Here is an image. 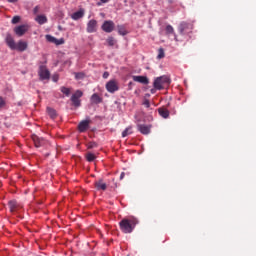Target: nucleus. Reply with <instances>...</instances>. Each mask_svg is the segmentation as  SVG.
I'll list each match as a JSON object with an SVG mask.
<instances>
[{"label":"nucleus","instance_id":"32","mask_svg":"<svg viewBox=\"0 0 256 256\" xmlns=\"http://www.w3.org/2000/svg\"><path fill=\"white\" fill-rule=\"evenodd\" d=\"M131 133H133L131 131V127L126 128L123 132H122V137H127L128 135H131Z\"/></svg>","mask_w":256,"mask_h":256},{"label":"nucleus","instance_id":"34","mask_svg":"<svg viewBox=\"0 0 256 256\" xmlns=\"http://www.w3.org/2000/svg\"><path fill=\"white\" fill-rule=\"evenodd\" d=\"M87 147L88 149H95V147H97V142H89Z\"/></svg>","mask_w":256,"mask_h":256},{"label":"nucleus","instance_id":"31","mask_svg":"<svg viewBox=\"0 0 256 256\" xmlns=\"http://www.w3.org/2000/svg\"><path fill=\"white\" fill-rule=\"evenodd\" d=\"M106 41L110 47H113L116 43L115 38L113 37H108Z\"/></svg>","mask_w":256,"mask_h":256},{"label":"nucleus","instance_id":"37","mask_svg":"<svg viewBox=\"0 0 256 256\" xmlns=\"http://www.w3.org/2000/svg\"><path fill=\"white\" fill-rule=\"evenodd\" d=\"M41 7L40 6H36L34 9H33V14L34 15H37V13H39Z\"/></svg>","mask_w":256,"mask_h":256},{"label":"nucleus","instance_id":"29","mask_svg":"<svg viewBox=\"0 0 256 256\" xmlns=\"http://www.w3.org/2000/svg\"><path fill=\"white\" fill-rule=\"evenodd\" d=\"M7 107V101H5V98L0 96V109H5Z\"/></svg>","mask_w":256,"mask_h":256},{"label":"nucleus","instance_id":"6","mask_svg":"<svg viewBox=\"0 0 256 256\" xmlns=\"http://www.w3.org/2000/svg\"><path fill=\"white\" fill-rule=\"evenodd\" d=\"M102 31L105 33H113L115 31V22L111 20H106L101 26Z\"/></svg>","mask_w":256,"mask_h":256},{"label":"nucleus","instance_id":"41","mask_svg":"<svg viewBox=\"0 0 256 256\" xmlns=\"http://www.w3.org/2000/svg\"><path fill=\"white\" fill-rule=\"evenodd\" d=\"M19 0H8L9 3H17Z\"/></svg>","mask_w":256,"mask_h":256},{"label":"nucleus","instance_id":"42","mask_svg":"<svg viewBox=\"0 0 256 256\" xmlns=\"http://www.w3.org/2000/svg\"><path fill=\"white\" fill-rule=\"evenodd\" d=\"M175 41H177V36H175Z\"/></svg>","mask_w":256,"mask_h":256},{"label":"nucleus","instance_id":"19","mask_svg":"<svg viewBox=\"0 0 256 256\" xmlns=\"http://www.w3.org/2000/svg\"><path fill=\"white\" fill-rule=\"evenodd\" d=\"M91 103L94 105H99V103H103V98L100 97L99 94L94 93L90 98Z\"/></svg>","mask_w":256,"mask_h":256},{"label":"nucleus","instance_id":"15","mask_svg":"<svg viewBox=\"0 0 256 256\" xmlns=\"http://www.w3.org/2000/svg\"><path fill=\"white\" fill-rule=\"evenodd\" d=\"M83 17H85L84 9H80L71 15V19H73L74 21H79V19H83Z\"/></svg>","mask_w":256,"mask_h":256},{"label":"nucleus","instance_id":"39","mask_svg":"<svg viewBox=\"0 0 256 256\" xmlns=\"http://www.w3.org/2000/svg\"><path fill=\"white\" fill-rule=\"evenodd\" d=\"M107 77H109V72H104L103 78H104V79H107Z\"/></svg>","mask_w":256,"mask_h":256},{"label":"nucleus","instance_id":"33","mask_svg":"<svg viewBox=\"0 0 256 256\" xmlns=\"http://www.w3.org/2000/svg\"><path fill=\"white\" fill-rule=\"evenodd\" d=\"M19 21H21V16H14L12 18V24L13 25H17V23H19Z\"/></svg>","mask_w":256,"mask_h":256},{"label":"nucleus","instance_id":"2","mask_svg":"<svg viewBox=\"0 0 256 256\" xmlns=\"http://www.w3.org/2000/svg\"><path fill=\"white\" fill-rule=\"evenodd\" d=\"M169 85H171V78L166 75L157 77L153 83V87L157 89V91H161L165 89V87H169Z\"/></svg>","mask_w":256,"mask_h":256},{"label":"nucleus","instance_id":"8","mask_svg":"<svg viewBox=\"0 0 256 256\" xmlns=\"http://www.w3.org/2000/svg\"><path fill=\"white\" fill-rule=\"evenodd\" d=\"M90 125H91V119L82 120L78 124V131L80 133H85V131L89 129Z\"/></svg>","mask_w":256,"mask_h":256},{"label":"nucleus","instance_id":"30","mask_svg":"<svg viewBox=\"0 0 256 256\" xmlns=\"http://www.w3.org/2000/svg\"><path fill=\"white\" fill-rule=\"evenodd\" d=\"M165 57V50L163 48H160L158 50V56L157 59H163Z\"/></svg>","mask_w":256,"mask_h":256},{"label":"nucleus","instance_id":"16","mask_svg":"<svg viewBox=\"0 0 256 256\" xmlns=\"http://www.w3.org/2000/svg\"><path fill=\"white\" fill-rule=\"evenodd\" d=\"M32 141H33L35 147H43V145H45V139L40 138L37 135L32 136Z\"/></svg>","mask_w":256,"mask_h":256},{"label":"nucleus","instance_id":"20","mask_svg":"<svg viewBox=\"0 0 256 256\" xmlns=\"http://www.w3.org/2000/svg\"><path fill=\"white\" fill-rule=\"evenodd\" d=\"M158 113L160 117H163V119H169L170 112L167 108L165 107L158 108Z\"/></svg>","mask_w":256,"mask_h":256},{"label":"nucleus","instance_id":"27","mask_svg":"<svg viewBox=\"0 0 256 256\" xmlns=\"http://www.w3.org/2000/svg\"><path fill=\"white\" fill-rule=\"evenodd\" d=\"M74 75H75V79L77 80L85 79V73L83 72H76L74 73Z\"/></svg>","mask_w":256,"mask_h":256},{"label":"nucleus","instance_id":"12","mask_svg":"<svg viewBox=\"0 0 256 256\" xmlns=\"http://www.w3.org/2000/svg\"><path fill=\"white\" fill-rule=\"evenodd\" d=\"M6 44L8 45L9 48L12 49V51H15L17 43H15V39H13V36H11V34H7Z\"/></svg>","mask_w":256,"mask_h":256},{"label":"nucleus","instance_id":"7","mask_svg":"<svg viewBox=\"0 0 256 256\" xmlns=\"http://www.w3.org/2000/svg\"><path fill=\"white\" fill-rule=\"evenodd\" d=\"M27 31H29V26L28 24H22L20 26H16L14 28V33L18 36V37H23V35H25V33H27Z\"/></svg>","mask_w":256,"mask_h":256},{"label":"nucleus","instance_id":"10","mask_svg":"<svg viewBox=\"0 0 256 256\" xmlns=\"http://www.w3.org/2000/svg\"><path fill=\"white\" fill-rule=\"evenodd\" d=\"M87 33H95L97 31V20L92 19L87 23Z\"/></svg>","mask_w":256,"mask_h":256},{"label":"nucleus","instance_id":"3","mask_svg":"<svg viewBox=\"0 0 256 256\" xmlns=\"http://www.w3.org/2000/svg\"><path fill=\"white\" fill-rule=\"evenodd\" d=\"M180 35H191L193 33V24L189 22H181L178 26Z\"/></svg>","mask_w":256,"mask_h":256},{"label":"nucleus","instance_id":"5","mask_svg":"<svg viewBox=\"0 0 256 256\" xmlns=\"http://www.w3.org/2000/svg\"><path fill=\"white\" fill-rule=\"evenodd\" d=\"M80 97H83V91H81V90H77L71 96L72 105H74V107H81V99H80Z\"/></svg>","mask_w":256,"mask_h":256},{"label":"nucleus","instance_id":"38","mask_svg":"<svg viewBox=\"0 0 256 256\" xmlns=\"http://www.w3.org/2000/svg\"><path fill=\"white\" fill-rule=\"evenodd\" d=\"M53 81L55 82V83H57V81H59V76H53Z\"/></svg>","mask_w":256,"mask_h":256},{"label":"nucleus","instance_id":"21","mask_svg":"<svg viewBox=\"0 0 256 256\" xmlns=\"http://www.w3.org/2000/svg\"><path fill=\"white\" fill-rule=\"evenodd\" d=\"M35 21L38 25H45V23H47L48 19H47V16L41 14V15H37L35 17Z\"/></svg>","mask_w":256,"mask_h":256},{"label":"nucleus","instance_id":"36","mask_svg":"<svg viewBox=\"0 0 256 256\" xmlns=\"http://www.w3.org/2000/svg\"><path fill=\"white\" fill-rule=\"evenodd\" d=\"M110 0H100V2H97V6L101 7V5H103V3H109Z\"/></svg>","mask_w":256,"mask_h":256},{"label":"nucleus","instance_id":"22","mask_svg":"<svg viewBox=\"0 0 256 256\" xmlns=\"http://www.w3.org/2000/svg\"><path fill=\"white\" fill-rule=\"evenodd\" d=\"M46 40L49 41V43H55L56 45H62L63 39L58 40L57 38L51 36V35H46Z\"/></svg>","mask_w":256,"mask_h":256},{"label":"nucleus","instance_id":"18","mask_svg":"<svg viewBox=\"0 0 256 256\" xmlns=\"http://www.w3.org/2000/svg\"><path fill=\"white\" fill-rule=\"evenodd\" d=\"M11 213H15L21 209V205L16 200H12L8 203Z\"/></svg>","mask_w":256,"mask_h":256},{"label":"nucleus","instance_id":"28","mask_svg":"<svg viewBox=\"0 0 256 256\" xmlns=\"http://www.w3.org/2000/svg\"><path fill=\"white\" fill-rule=\"evenodd\" d=\"M118 33L119 35H127V30H125V27L124 26H118Z\"/></svg>","mask_w":256,"mask_h":256},{"label":"nucleus","instance_id":"40","mask_svg":"<svg viewBox=\"0 0 256 256\" xmlns=\"http://www.w3.org/2000/svg\"><path fill=\"white\" fill-rule=\"evenodd\" d=\"M125 178V172H122L121 174H120V181H122V179H124Z\"/></svg>","mask_w":256,"mask_h":256},{"label":"nucleus","instance_id":"9","mask_svg":"<svg viewBox=\"0 0 256 256\" xmlns=\"http://www.w3.org/2000/svg\"><path fill=\"white\" fill-rule=\"evenodd\" d=\"M118 89H119V85L117 84L116 80H110L106 84V91H108V93H115V91H117Z\"/></svg>","mask_w":256,"mask_h":256},{"label":"nucleus","instance_id":"17","mask_svg":"<svg viewBox=\"0 0 256 256\" xmlns=\"http://www.w3.org/2000/svg\"><path fill=\"white\" fill-rule=\"evenodd\" d=\"M97 191H107V184L103 182V179H99L94 183Z\"/></svg>","mask_w":256,"mask_h":256},{"label":"nucleus","instance_id":"11","mask_svg":"<svg viewBox=\"0 0 256 256\" xmlns=\"http://www.w3.org/2000/svg\"><path fill=\"white\" fill-rule=\"evenodd\" d=\"M16 48L14 49V51H20L21 53H23V51H27V47H29V44H27V42L20 40L16 46Z\"/></svg>","mask_w":256,"mask_h":256},{"label":"nucleus","instance_id":"24","mask_svg":"<svg viewBox=\"0 0 256 256\" xmlns=\"http://www.w3.org/2000/svg\"><path fill=\"white\" fill-rule=\"evenodd\" d=\"M61 93H63V95H66V97H69V95H71V89L67 88L65 86H62L60 88Z\"/></svg>","mask_w":256,"mask_h":256},{"label":"nucleus","instance_id":"23","mask_svg":"<svg viewBox=\"0 0 256 256\" xmlns=\"http://www.w3.org/2000/svg\"><path fill=\"white\" fill-rule=\"evenodd\" d=\"M47 113L51 117V119H55L57 117V111L55 109L48 107Z\"/></svg>","mask_w":256,"mask_h":256},{"label":"nucleus","instance_id":"13","mask_svg":"<svg viewBox=\"0 0 256 256\" xmlns=\"http://www.w3.org/2000/svg\"><path fill=\"white\" fill-rule=\"evenodd\" d=\"M133 81L142 85H149V78L146 76H132Z\"/></svg>","mask_w":256,"mask_h":256},{"label":"nucleus","instance_id":"35","mask_svg":"<svg viewBox=\"0 0 256 256\" xmlns=\"http://www.w3.org/2000/svg\"><path fill=\"white\" fill-rule=\"evenodd\" d=\"M143 105H144V107H146L147 109H149V107H151V103L149 102L148 99H144Z\"/></svg>","mask_w":256,"mask_h":256},{"label":"nucleus","instance_id":"1","mask_svg":"<svg viewBox=\"0 0 256 256\" xmlns=\"http://www.w3.org/2000/svg\"><path fill=\"white\" fill-rule=\"evenodd\" d=\"M137 223H139V220L136 218L122 219L119 222L120 230L122 233H133V229H135Z\"/></svg>","mask_w":256,"mask_h":256},{"label":"nucleus","instance_id":"4","mask_svg":"<svg viewBox=\"0 0 256 256\" xmlns=\"http://www.w3.org/2000/svg\"><path fill=\"white\" fill-rule=\"evenodd\" d=\"M38 75L40 77V81H47L51 79V72H49L47 66L43 64L39 66Z\"/></svg>","mask_w":256,"mask_h":256},{"label":"nucleus","instance_id":"14","mask_svg":"<svg viewBox=\"0 0 256 256\" xmlns=\"http://www.w3.org/2000/svg\"><path fill=\"white\" fill-rule=\"evenodd\" d=\"M137 129L142 133V135H149L151 133V127L145 124H138Z\"/></svg>","mask_w":256,"mask_h":256},{"label":"nucleus","instance_id":"26","mask_svg":"<svg viewBox=\"0 0 256 256\" xmlns=\"http://www.w3.org/2000/svg\"><path fill=\"white\" fill-rule=\"evenodd\" d=\"M165 31H166V35L175 34V29L171 25H167Z\"/></svg>","mask_w":256,"mask_h":256},{"label":"nucleus","instance_id":"25","mask_svg":"<svg viewBox=\"0 0 256 256\" xmlns=\"http://www.w3.org/2000/svg\"><path fill=\"white\" fill-rule=\"evenodd\" d=\"M95 159H97V156L95 154L88 152L86 154V161H89V163L93 162Z\"/></svg>","mask_w":256,"mask_h":256},{"label":"nucleus","instance_id":"43","mask_svg":"<svg viewBox=\"0 0 256 256\" xmlns=\"http://www.w3.org/2000/svg\"><path fill=\"white\" fill-rule=\"evenodd\" d=\"M151 93H154V90H151Z\"/></svg>","mask_w":256,"mask_h":256}]
</instances>
